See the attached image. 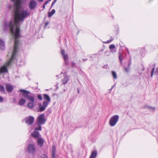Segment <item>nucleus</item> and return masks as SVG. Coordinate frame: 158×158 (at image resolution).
<instances>
[{"label": "nucleus", "mask_w": 158, "mask_h": 158, "mask_svg": "<svg viewBox=\"0 0 158 158\" xmlns=\"http://www.w3.org/2000/svg\"><path fill=\"white\" fill-rule=\"evenodd\" d=\"M37 3L34 0H31L29 4V7L31 10L34 9L36 6Z\"/></svg>", "instance_id": "0eeeda50"}, {"label": "nucleus", "mask_w": 158, "mask_h": 158, "mask_svg": "<svg viewBox=\"0 0 158 158\" xmlns=\"http://www.w3.org/2000/svg\"><path fill=\"white\" fill-rule=\"evenodd\" d=\"M131 64V61H130L128 63V67L130 68Z\"/></svg>", "instance_id": "c9c22d12"}, {"label": "nucleus", "mask_w": 158, "mask_h": 158, "mask_svg": "<svg viewBox=\"0 0 158 158\" xmlns=\"http://www.w3.org/2000/svg\"><path fill=\"white\" fill-rule=\"evenodd\" d=\"M14 4H21L22 0H10Z\"/></svg>", "instance_id": "a211bd4d"}, {"label": "nucleus", "mask_w": 158, "mask_h": 158, "mask_svg": "<svg viewBox=\"0 0 158 158\" xmlns=\"http://www.w3.org/2000/svg\"><path fill=\"white\" fill-rule=\"evenodd\" d=\"M5 48V43L4 41L0 39V49L1 50H4Z\"/></svg>", "instance_id": "f8f14e48"}, {"label": "nucleus", "mask_w": 158, "mask_h": 158, "mask_svg": "<svg viewBox=\"0 0 158 158\" xmlns=\"http://www.w3.org/2000/svg\"><path fill=\"white\" fill-rule=\"evenodd\" d=\"M19 92L21 93V94H19V95L21 94L22 97L30 101L27 105V106L30 108H32L34 106V94L24 89H20Z\"/></svg>", "instance_id": "f257e3e1"}, {"label": "nucleus", "mask_w": 158, "mask_h": 158, "mask_svg": "<svg viewBox=\"0 0 158 158\" xmlns=\"http://www.w3.org/2000/svg\"><path fill=\"white\" fill-rule=\"evenodd\" d=\"M31 135L35 138H38L41 136L39 132L35 130L31 133Z\"/></svg>", "instance_id": "1a4fd4ad"}, {"label": "nucleus", "mask_w": 158, "mask_h": 158, "mask_svg": "<svg viewBox=\"0 0 158 158\" xmlns=\"http://www.w3.org/2000/svg\"><path fill=\"white\" fill-rule=\"evenodd\" d=\"M55 155H53V154H52V157L53 158H56L55 156Z\"/></svg>", "instance_id": "4c0bfd02"}, {"label": "nucleus", "mask_w": 158, "mask_h": 158, "mask_svg": "<svg viewBox=\"0 0 158 158\" xmlns=\"http://www.w3.org/2000/svg\"><path fill=\"white\" fill-rule=\"evenodd\" d=\"M55 2L53 1L52 2V5H54L55 4Z\"/></svg>", "instance_id": "ea45409f"}, {"label": "nucleus", "mask_w": 158, "mask_h": 158, "mask_svg": "<svg viewBox=\"0 0 158 158\" xmlns=\"http://www.w3.org/2000/svg\"><path fill=\"white\" fill-rule=\"evenodd\" d=\"M113 40V38L112 37H110V40H107L106 43H110Z\"/></svg>", "instance_id": "a878e982"}, {"label": "nucleus", "mask_w": 158, "mask_h": 158, "mask_svg": "<svg viewBox=\"0 0 158 158\" xmlns=\"http://www.w3.org/2000/svg\"><path fill=\"white\" fill-rule=\"evenodd\" d=\"M115 46L114 44H111L109 46V48L110 49H112L115 48Z\"/></svg>", "instance_id": "bb28decb"}, {"label": "nucleus", "mask_w": 158, "mask_h": 158, "mask_svg": "<svg viewBox=\"0 0 158 158\" xmlns=\"http://www.w3.org/2000/svg\"><path fill=\"white\" fill-rule=\"evenodd\" d=\"M0 91L2 92H5V89L4 87L2 85H0Z\"/></svg>", "instance_id": "4be33fe9"}, {"label": "nucleus", "mask_w": 158, "mask_h": 158, "mask_svg": "<svg viewBox=\"0 0 158 158\" xmlns=\"http://www.w3.org/2000/svg\"><path fill=\"white\" fill-rule=\"evenodd\" d=\"M157 69L158 70V68H157Z\"/></svg>", "instance_id": "09e8293b"}, {"label": "nucleus", "mask_w": 158, "mask_h": 158, "mask_svg": "<svg viewBox=\"0 0 158 158\" xmlns=\"http://www.w3.org/2000/svg\"><path fill=\"white\" fill-rule=\"evenodd\" d=\"M115 85V84H114L113 86H112V88L110 89H109V90H110V91H111V90L114 87Z\"/></svg>", "instance_id": "e433bc0d"}, {"label": "nucleus", "mask_w": 158, "mask_h": 158, "mask_svg": "<svg viewBox=\"0 0 158 158\" xmlns=\"http://www.w3.org/2000/svg\"><path fill=\"white\" fill-rule=\"evenodd\" d=\"M56 153V148L54 145H53L52 146V154H53V155H55Z\"/></svg>", "instance_id": "aec40b11"}, {"label": "nucleus", "mask_w": 158, "mask_h": 158, "mask_svg": "<svg viewBox=\"0 0 158 158\" xmlns=\"http://www.w3.org/2000/svg\"><path fill=\"white\" fill-rule=\"evenodd\" d=\"M44 99L46 100V101L43 102L42 105L40 103H39L38 104L40 111H43L45 109L48 105V103L51 101L50 98L47 94H44Z\"/></svg>", "instance_id": "7ed1b4c3"}, {"label": "nucleus", "mask_w": 158, "mask_h": 158, "mask_svg": "<svg viewBox=\"0 0 158 158\" xmlns=\"http://www.w3.org/2000/svg\"><path fill=\"white\" fill-rule=\"evenodd\" d=\"M28 151L30 153H33L36 151L34 145L32 144H29L28 147Z\"/></svg>", "instance_id": "6e6552de"}, {"label": "nucleus", "mask_w": 158, "mask_h": 158, "mask_svg": "<svg viewBox=\"0 0 158 158\" xmlns=\"http://www.w3.org/2000/svg\"><path fill=\"white\" fill-rule=\"evenodd\" d=\"M129 68H129V67H128V68H126V67H125L124 68V70H125V72L127 73L128 72L129 69Z\"/></svg>", "instance_id": "cd10ccee"}, {"label": "nucleus", "mask_w": 158, "mask_h": 158, "mask_svg": "<svg viewBox=\"0 0 158 158\" xmlns=\"http://www.w3.org/2000/svg\"><path fill=\"white\" fill-rule=\"evenodd\" d=\"M39 2H42L43 0H38Z\"/></svg>", "instance_id": "79ce46f5"}, {"label": "nucleus", "mask_w": 158, "mask_h": 158, "mask_svg": "<svg viewBox=\"0 0 158 158\" xmlns=\"http://www.w3.org/2000/svg\"><path fill=\"white\" fill-rule=\"evenodd\" d=\"M39 158H48L47 156L45 154H42L41 156H40Z\"/></svg>", "instance_id": "b1692460"}, {"label": "nucleus", "mask_w": 158, "mask_h": 158, "mask_svg": "<svg viewBox=\"0 0 158 158\" xmlns=\"http://www.w3.org/2000/svg\"><path fill=\"white\" fill-rule=\"evenodd\" d=\"M48 1H47L44 5H46L47 4V3H48Z\"/></svg>", "instance_id": "a19ab883"}, {"label": "nucleus", "mask_w": 158, "mask_h": 158, "mask_svg": "<svg viewBox=\"0 0 158 158\" xmlns=\"http://www.w3.org/2000/svg\"><path fill=\"white\" fill-rule=\"evenodd\" d=\"M38 98L40 100H42V98L41 94H39L38 95Z\"/></svg>", "instance_id": "c85d7f7f"}, {"label": "nucleus", "mask_w": 158, "mask_h": 158, "mask_svg": "<svg viewBox=\"0 0 158 158\" xmlns=\"http://www.w3.org/2000/svg\"><path fill=\"white\" fill-rule=\"evenodd\" d=\"M119 118V116L118 115H115L112 117L110 120V125L111 127L114 126L118 122Z\"/></svg>", "instance_id": "39448f33"}, {"label": "nucleus", "mask_w": 158, "mask_h": 158, "mask_svg": "<svg viewBox=\"0 0 158 158\" xmlns=\"http://www.w3.org/2000/svg\"><path fill=\"white\" fill-rule=\"evenodd\" d=\"M87 59H83V60L84 61H85L87 60Z\"/></svg>", "instance_id": "58836bf2"}, {"label": "nucleus", "mask_w": 158, "mask_h": 158, "mask_svg": "<svg viewBox=\"0 0 158 158\" xmlns=\"http://www.w3.org/2000/svg\"><path fill=\"white\" fill-rule=\"evenodd\" d=\"M155 69V68H152V69L151 71V77H152Z\"/></svg>", "instance_id": "393cba45"}, {"label": "nucleus", "mask_w": 158, "mask_h": 158, "mask_svg": "<svg viewBox=\"0 0 158 158\" xmlns=\"http://www.w3.org/2000/svg\"><path fill=\"white\" fill-rule=\"evenodd\" d=\"M97 153L96 151H93L89 158H95L97 155Z\"/></svg>", "instance_id": "2eb2a0df"}, {"label": "nucleus", "mask_w": 158, "mask_h": 158, "mask_svg": "<svg viewBox=\"0 0 158 158\" xmlns=\"http://www.w3.org/2000/svg\"><path fill=\"white\" fill-rule=\"evenodd\" d=\"M46 121L45 118V115L44 114L40 115L36 119L37 123L39 125L44 124Z\"/></svg>", "instance_id": "20e7f679"}, {"label": "nucleus", "mask_w": 158, "mask_h": 158, "mask_svg": "<svg viewBox=\"0 0 158 158\" xmlns=\"http://www.w3.org/2000/svg\"><path fill=\"white\" fill-rule=\"evenodd\" d=\"M45 5H44L43 6V9H44V8H45Z\"/></svg>", "instance_id": "37998d69"}, {"label": "nucleus", "mask_w": 158, "mask_h": 158, "mask_svg": "<svg viewBox=\"0 0 158 158\" xmlns=\"http://www.w3.org/2000/svg\"><path fill=\"white\" fill-rule=\"evenodd\" d=\"M26 100L25 98H22L20 99L19 102V104L21 106L23 105L26 102Z\"/></svg>", "instance_id": "dca6fc26"}, {"label": "nucleus", "mask_w": 158, "mask_h": 158, "mask_svg": "<svg viewBox=\"0 0 158 158\" xmlns=\"http://www.w3.org/2000/svg\"><path fill=\"white\" fill-rule=\"evenodd\" d=\"M55 12V9H53L51 12H49L48 13V16L49 17H51Z\"/></svg>", "instance_id": "6ab92c4d"}, {"label": "nucleus", "mask_w": 158, "mask_h": 158, "mask_svg": "<svg viewBox=\"0 0 158 158\" xmlns=\"http://www.w3.org/2000/svg\"><path fill=\"white\" fill-rule=\"evenodd\" d=\"M69 80V77L67 76H64L63 79H62V84H65L67 83Z\"/></svg>", "instance_id": "4468645a"}, {"label": "nucleus", "mask_w": 158, "mask_h": 158, "mask_svg": "<svg viewBox=\"0 0 158 158\" xmlns=\"http://www.w3.org/2000/svg\"><path fill=\"white\" fill-rule=\"evenodd\" d=\"M124 58V57L122 54L119 53V59L120 62V64H121L122 61Z\"/></svg>", "instance_id": "f3484780"}, {"label": "nucleus", "mask_w": 158, "mask_h": 158, "mask_svg": "<svg viewBox=\"0 0 158 158\" xmlns=\"http://www.w3.org/2000/svg\"><path fill=\"white\" fill-rule=\"evenodd\" d=\"M71 64L72 67H74L75 66L76 63L73 62H72L71 63Z\"/></svg>", "instance_id": "7c9ffc66"}, {"label": "nucleus", "mask_w": 158, "mask_h": 158, "mask_svg": "<svg viewBox=\"0 0 158 158\" xmlns=\"http://www.w3.org/2000/svg\"><path fill=\"white\" fill-rule=\"evenodd\" d=\"M34 120V118L32 116H29L25 118V123L27 124L31 125L32 124Z\"/></svg>", "instance_id": "423d86ee"}, {"label": "nucleus", "mask_w": 158, "mask_h": 158, "mask_svg": "<svg viewBox=\"0 0 158 158\" xmlns=\"http://www.w3.org/2000/svg\"><path fill=\"white\" fill-rule=\"evenodd\" d=\"M3 100L2 98L0 96V102H2L3 101Z\"/></svg>", "instance_id": "473e14b6"}, {"label": "nucleus", "mask_w": 158, "mask_h": 158, "mask_svg": "<svg viewBox=\"0 0 158 158\" xmlns=\"http://www.w3.org/2000/svg\"><path fill=\"white\" fill-rule=\"evenodd\" d=\"M53 6V5H52V4L51 6V8L52 7V6Z\"/></svg>", "instance_id": "49530a36"}, {"label": "nucleus", "mask_w": 158, "mask_h": 158, "mask_svg": "<svg viewBox=\"0 0 158 158\" xmlns=\"http://www.w3.org/2000/svg\"><path fill=\"white\" fill-rule=\"evenodd\" d=\"M77 92H78V93H79V90L78 89H77Z\"/></svg>", "instance_id": "c03bdc74"}, {"label": "nucleus", "mask_w": 158, "mask_h": 158, "mask_svg": "<svg viewBox=\"0 0 158 158\" xmlns=\"http://www.w3.org/2000/svg\"><path fill=\"white\" fill-rule=\"evenodd\" d=\"M41 130H42L41 127L40 126V125L38 127L35 128L34 130L36 131H37V130L41 131Z\"/></svg>", "instance_id": "5701e85b"}, {"label": "nucleus", "mask_w": 158, "mask_h": 158, "mask_svg": "<svg viewBox=\"0 0 158 158\" xmlns=\"http://www.w3.org/2000/svg\"><path fill=\"white\" fill-rule=\"evenodd\" d=\"M61 53L62 56L65 55L64 53V50H61Z\"/></svg>", "instance_id": "c756f323"}, {"label": "nucleus", "mask_w": 158, "mask_h": 158, "mask_svg": "<svg viewBox=\"0 0 158 158\" xmlns=\"http://www.w3.org/2000/svg\"><path fill=\"white\" fill-rule=\"evenodd\" d=\"M48 24L49 23L48 22H46V23H45V27H46Z\"/></svg>", "instance_id": "72a5a7b5"}, {"label": "nucleus", "mask_w": 158, "mask_h": 158, "mask_svg": "<svg viewBox=\"0 0 158 158\" xmlns=\"http://www.w3.org/2000/svg\"><path fill=\"white\" fill-rule=\"evenodd\" d=\"M37 142L38 144L40 146H42L44 144V140L42 138H39L37 140Z\"/></svg>", "instance_id": "9b49d317"}, {"label": "nucleus", "mask_w": 158, "mask_h": 158, "mask_svg": "<svg viewBox=\"0 0 158 158\" xmlns=\"http://www.w3.org/2000/svg\"><path fill=\"white\" fill-rule=\"evenodd\" d=\"M57 0H55L54 2L56 3V2Z\"/></svg>", "instance_id": "a18cd8bd"}, {"label": "nucleus", "mask_w": 158, "mask_h": 158, "mask_svg": "<svg viewBox=\"0 0 158 158\" xmlns=\"http://www.w3.org/2000/svg\"><path fill=\"white\" fill-rule=\"evenodd\" d=\"M6 89L8 92H11L13 89V86L10 84H7L6 85Z\"/></svg>", "instance_id": "9d476101"}, {"label": "nucleus", "mask_w": 158, "mask_h": 158, "mask_svg": "<svg viewBox=\"0 0 158 158\" xmlns=\"http://www.w3.org/2000/svg\"><path fill=\"white\" fill-rule=\"evenodd\" d=\"M112 75L113 78L114 79H117V74L115 72H114V71H112Z\"/></svg>", "instance_id": "412c9836"}, {"label": "nucleus", "mask_w": 158, "mask_h": 158, "mask_svg": "<svg viewBox=\"0 0 158 158\" xmlns=\"http://www.w3.org/2000/svg\"><path fill=\"white\" fill-rule=\"evenodd\" d=\"M64 59L65 61V64L66 65H67L69 63L68 61V55H65L63 56Z\"/></svg>", "instance_id": "ddd939ff"}, {"label": "nucleus", "mask_w": 158, "mask_h": 158, "mask_svg": "<svg viewBox=\"0 0 158 158\" xmlns=\"http://www.w3.org/2000/svg\"><path fill=\"white\" fill-rule=\"evenodd\" d=\"M12 5H10L8 6L9 9H11L12 8Z\"/></svg>", "instance_id": "f704fd0d"}, {"label": "nucleus", "mask_w": 158, "mask_h": 158, "mask_svg": "<svg viewBox=\"0 0 158 158\" xmlns=\"http://www.w3.org/2000/svg\"><path fill=\"white\" fill-rule=\"evenodd\" d=\"M127 52L129 53V51H128V49L127 50Z\"/></svg>", "instance_id": "de8ad7c7"}, {"label": "nucleus", "mask_w": 158, "mask_h": 158, "mask_svg": "<svg viewBox=\"0 0 158 158\" xmlns=\"http://www.w3.org/2000/svg\"><path fill=\"white\" fill-rule=\"evenodd\" d=\"M19 43H15L13 52L11 57L6 64V65L2 66L0 69V74L2 73L6 72L7 71V68L9 67L11 64L12 62L14 59L16 54L18 50Z\"/></svg>", "instance_id": "f03ea898"}, {"label": "nucleus", "mask_w": 158, "mask_h": 158, "mask_svg": "<svg viewBox=\"0 0 158 158\" xmlns=\"http://www.w3.org/2000/svg\"><path fill=\"white\" fill-rule=\"evenodd\" d=\"M149 109L151 110H153L155 109V108L152 107H149Z\"/></svg>", "instance_id": "2f4dec72"}]
</instances>
